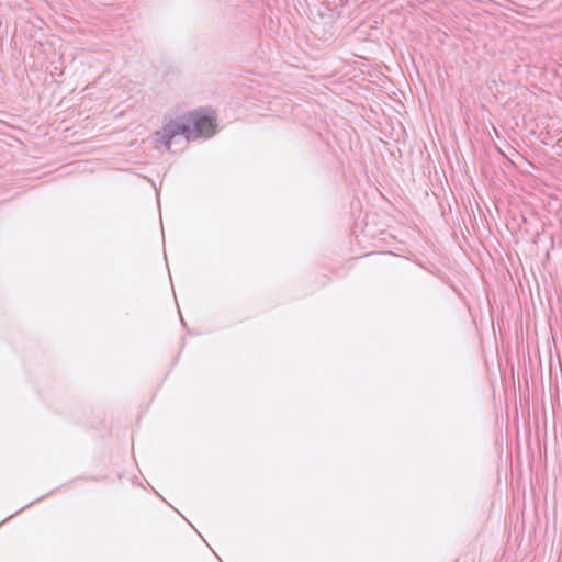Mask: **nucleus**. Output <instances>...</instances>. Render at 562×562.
<instances>
[{
	"instance_id": "f03ea898",
	"label": "nucleus",
	"mask_w": 562,
	"mask_h": 562,
	"mask_svg": "<svg viewBox=\"0 0 562 562\" xmlns=\"http://www.w3.org/2000/svg\"><path fill=\"white\" fill-rule=\"evenodd\" d=\"M191 133L187 114H181L166 122L161 130L155 132V137L156 142L161 143L166 150L169 151L171 150L172 139L176 136H183L186 140L191 142L193 140Z\"/></svg>"
},
{
	"instance_id": "7ed1b4c3",
	"label": "nucleus",
	"mask_w": 562,
	"mask_h": 562,
	"mask_svg": "<svg viewBox=\"0 0 562 562\" xmlns=\"http://www.w3.org/2000/svg\"><path fill=\"white\" fill-rule=\"evenodd\" d=\"M46 495H43L41 497H38L37 499L26 504L25 506L21 507L19 510H16L15 513L11 514L10 516H8L7 518H4L2 521H0V526L3 525L4 522H7L8 520H10L12 517H14L15 515L20 514L21 512H23L25 508H29L30 506H32L33 504H35L36 502H40L42 501L43 498H45Z\"/></svg>"
},
{
	"instance_id": "20e7f679",
	"label": "nucleus",
	"mask_w": 562,
	"mask_h": 562,
	"mask_svg": "<svg viewBox=\"0 0 562 562\" xmlns=\"http://www.w3.org/2000/svg\"><path fill=\"white\" fill-rule=\"evenodd\" d=\"M181 324H182V326H183V327H187V324H186V322L183 321V318H181Z\"/></svg>"
},
{
	"instance_id": "f257e3e1",
	"label": "nucleus",
	"mask_w": 562,
	"mask_h": 562,
	"mask_svg": "<svg viewBox=\"0 0 562 562\" xmlns=\"http://www.w3.org/2000/svg\"><path fill=\"white\" fill-rule=\"evenodd\" d=\"M190 124L191 137L194 139H207L217 132V123L214 113L205 108H199L187 114Z\"/></svg>"
}]
</instances>
